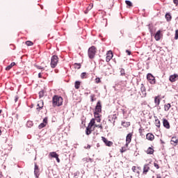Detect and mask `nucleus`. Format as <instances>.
Segmentation results:
<instances>
[{
    "instance_id": "nucleus-1",
    "label": "nucleus",
    "mask_w": 178,
    "mask_h": 178,
    "mask_svg": "<svg viewBox=\"0 0 178 178\" xmlns=\"http://www.w3.org/2000/svg\"><path fill=\"white\" fill-rule=\"evenodd\" d=\"M102 112V104H101V101H98L96 106L95 108V111L93 113L95 118H92L90 122L88 123V127L86 129V136H90L94 130H95V120L97 123H101V117L102 116L99 113Z\"/></svg>"
},
{
    "instance_id": "nucleus-2",
    "label": "nucleus",
    "mask_w": 178,
    "mask_h": 178,
    "mask_svg": "<svg viewBox=\"0 0 178 178\" xmlns=\"http://www.w3.org/2000/svg\"><path fill=\"white\" fill-rule=\"evenodd\" d=\"M63 105V97L58 95H55L52 97V106L56 108V106H62Z\"/></svg>"
},
{
    "instance_id": "nucleus-3",
    "label": "nucleus",
    "mask_w": 178,
    "mask_h": 178,
    "mask_svg": "<svg viewBox=\"0 0 178 178\" xmlns=\"http://www.w3.org/2000/svg\"><path fill=\"white\" fill-rule=\"evenodd\" d=\"M97 55V47L95 46H92L88 49V56L89 59H94Z\"/></svg>"
},
{
    "instance_id": "nucleus-4",
    "label": "nucleus",
    "mask_w": 178,
    "mask_h": 178,
    "mask_svg": "<svg viewBox=\"0 0 178 178\" xmlns=\"http://www.w3.org/2000/svg\"><path fill=\"white\" fill-rule=\"evenodd\" d=\"M59 63V57L56 55H54L51 56V63H50V66L51 69H55L56 66H58V63Z\"/></svg>"
},
{
    "instance_id": "nucleus-5",
    "label": "nucleus",
    "mask_w": 178,
    "mask_h": 178,
    "mask_svg": "<svg viewBox=\"0 0 178 178\" xmlns=\"http://www.w3.org/2000/svg\"><path fill=\"white\" fill-rule=\"evenodd\" d=\"M147 80L149 83V84H156V79H155V76H154V75H152V74L151 73H148L147 74Z\"/></svg>"
},
{
    "instance_id": "nucleus-6",
    "label": "nucleus",
    "mask_w": 178,
    "mask_h": 178,
    "mask_svg": "<svg viewBox=\"0 0 178 178\" xmlns=\"http://www.w3.org/2000/svg\"><path fill=\"white\" fill-rule=\"evenodd\" d=\"M42 109H44V100H40L38 102L36 105V111L40 113Z\"/></svg>"
},
{
    "instance_id": "nucleus-7",
    "label": "nucleus",
    "mask_w": 178,
    "mask_h": 178,
    "mask_svg": "<svg viewBox=\"0 0 178 178\" xmlns=\"http://www.w3.org/2000/svg\"><path fill=\"white\" fill-rule=\"evenodd\" d=\"M140 95L141 96L142 98H145V97H147V90L143 83L140 85Z\"/></svg>"
},
{
    "instance_id": "nucleus-8",
    "label": "nucleus",
    "mask_w": 178,
    "mask_h": 178,
    "mask_svg": "<svg viewBox=\"0 0 178 178\" xmlns=\"http://www.w3.org/2000/svg\"><path fill=\"white\" fill-rule=\"evenodd\" d=\"M34 175L35 178H39L40 175H41V172L40 171V167L38 166V165H37V163H35Z\"/></svg>"
},
{
    "instance_id": "nucleus-9",
    "label": "nucleus",
    "mask_w": 178,
    "mask_h": 178,
    "mask_svg": "<svg viewBox=\"0 0 178 178\" xmlns=\"http://www.w3.org/2000/svg\"><path fill=\"white\" fill-rule=\"evenodd\" d=\"M113 58V52L111 50L108 51L106 56V62H111V60Z\"/></svg>"
},
{
    "instance_id": "nucleus-10",
    "label": "nucleus",
    "mask_w": 178,
    "mask_h": 178,
    "mask_svg": "<svg viewBox=\"0 0 178 178\" xmlns=\"http://www.w3.org/2000/svg\"><path fill=\"white\" fill-rule=\"evenodd\" d=\"M48 124V117H45L43 119V122L38 125V129H44Z\"/></svg>"
},
{
    "instance_id": "nucleus-11",
    "label": "nucleus",
    "mask_w": 178,
    "mask_h": 178,
    "mask_svg": "<svg viewBox=\"0 0 178 178\" xmlns=\"http://www.w3.org/2000/svg\"><path fill=\"white\" fill-rule=\"evenodd\" d=\"M133 138V134L129 133L127 135L126 137V147H129V144L131 143V138Z\"/></svg>"
},
{
    "instance_id": "nucleus-12",
    "label": "nucleus",
    "mask_w": 178,
    "mask_h": 178,
    "mask_svg": "<svg viewBox=\"0 0 178 178\" xmlns=\"http://www.w3.org/2000/svg\"><path fill=\"white\" fill-rule=\"evenodd\" d=\"M102 140L106 147H112L113 145V142L108 140V139L104 136L102 137Z\"/></svg>"
},
{
    "instance_id": "nucleus-13",
    "label": "nucleus",
    "mask_w": 178,
    "mask_h": 178,
    "mask_svg": "<svg viewBox=\"0 0 178 178\" xmlns=\"http://www.w3.org/2000/svg\"><path fill=\"white\" fill-rule=\"evenodd\" d=\"M116 119H118V116H116V114L111 115L108 116V121L113 123V124H115Z\"/></svg>"
},
{
    "instance_id": "nucleus-14",
    "label": "nucleus",
    "mask_w": 178,
    "mask_h": 178,
    "mask_svg": "<svg viewBox=\"0 0 178 178\" xmlns=\"http://www.w3.org/2000/svg\"><path fill=\"white\" fill-rule=\"evenodd\" d=\"M169 80L171 83H175V81H177L178 80V74H174L172 75H170L169 77Z\"/></svg>"
},
{
    "instance_id": "nucleus-15",
    "label": "nucleus",
    "mask_w": 178,
    "mask_h": 178,
    "mask_svg": "<svg viewBox=\"0 0 178 178\" xmlns=\"http://www.w3.org/2000/svg\"><path fill=\"white\" fill-rule=\"evenodd\" d=\"M170 144H171V145H173L174 147H176V145H177V144H178L177 136L172 137L171 140H170Z\"/></svg>"
},
{
    "instance_id": "nucleus-16",
    "label": "nucleus",
    "mask_w": 178,
    "mask_h": 178,
    "mask_svg": "<svg viewBox=\"0 0 178 178\" xmlns=\"http://www.w3.org/2000/svg\"><path fill=\"white\" fill-rule=\"evenodd\" d=\"M163 126L165 127V129H170V124L169 123V121L166 120V118H163Z\"/></svg>"
},
{
    "instance_id": "nucleus-17",
    "label": "nucleus",
    "mask_w": 178,
    "mask_h": 178,
    "mask_svg": "<svg viewBox=\"0 0 178 178\" xmlns=\"http://www.w3.org/2000/svg\"><path fill=\"white\" fill-rule=\"evenodd\" d=\"M149 164H145L143 166V175H147V173H148V172H149Z\"/></svg>"
},
{
    "instance_id": "nucleus-18",
    "label": "nucleus",
    "mask_w": 178,
    "mask_h": 178,
    "mask_svg": "<svg viewBox=\"0 0 178 178\" xmlns=\"http://www.w3.org/2000/svg\"><path fill=\"white\" fill-rule=\"evenodd\" d=\"M146 138L149 141H154V140H155V136H154V134H152V133H148L146 135Z\"/></svg>"
},
{
    "instance_id": "nucleus-19",
    "label": "nucleus",
    "mask_w": 178,
    "mask_h": 178,
    "mask_svg": "<svg viewBox=\"0 0 178 178\" xmlns=\"http://www.w3.org/2000/svg\"><path fill=\"white\" fill-rule=\"evenodd\" d=\"M161 31L159 30L158 31L155 35H154V39L156 41H159L162 37V35L161 34Z\"/></svg>"
},
{
    "instance_id": "nucleus-20",
    "label": "nucleus",
    "mask_w": 178,
    "mask_h": 178,
    "mask_svg": "<svg viewBox=\"0 0 178 178\" xmlns=\"http://www.w3.org/2000/svg\"><path fill=\"white\" fill-rule=\"evenodd\" d=\"M140 167L133 166L131 168L132 172L137 174V176H140Z\"/></svg>"
},
{
    "instance_id": "nucleus-21",
    "label": "nucleus",
    "mask_w": 178,
    "mask_h": 178,
    "mask_svg": "<svg viewBox=\"0 0 178 178\" xmlns=\"http://www.w3.org/2000/svg\"><path fill=\"white\" fill-rule=\"evenodd\" d=\"M154 152H155V150L154 149L152 146L148 147L147 151H146V154H147V155H153Z\"/></svg>"
},
{
    "instance_id": "nucleus-22",
    "label": "nucleus",
    "mask_w": 178,
    "mask_h": 178,
    "mask_svg": "<svg viewBox=\"0 0 178 178\" xmlns=\"http://www.w3.org/2000/svg\"><path fill=\"white\" fill-rule=\"evenodd\" d=\"M154 104L156 106H159V104H161V97L159 96H156L154 97Z\"/></svg>"
},
{
    "instance_id": "nucleus-23",
    "label": "nucleus",
    "mask_w": 178,
    "mask_h": 178,
    "mask_svg": "<svg viewBox=\"0 0 178 178\" xmlns=\"http://www.w3.org/2000/svg\"><path fill=\"white\" fill-rule=\"evenodd\" d=\"M148 27H149V31L151 35H154V33H155V28H154V25L149 24Z\"/></svg>"
},
{
    "instance_id": "nucleus-24",
    "label": "nucleus",
    "mask_w": 178,
    "mask_h": 178,
    "mask_svg": "<svg viewBox=\"0 0 178 178\" xmlns=\"http://www.w3.org/2000/svg\"><path fill=\"white\" fill-rule=\"evenodd\" d=\"M154 119H155V126H156V127H158L159 129L161 127V121L159 120V119H158V117L154 116Z\"/></svg>"
},
{
    "instance_id": "nucleus-25",
    "label": "nucleus",
    "mask_w": 178,
    "mask_h": 178,
    "mask_svg": "<svg viewBox=\"0 0 178 178\" xmlns=\"http://www.w3.org/2000/svg\"><path fill=\"white\" fill-rule=\"evenodd\" d=\"M167 22H171L172 21V15H170V13H167L165 16Z\"/></svg>"
},
{
    "instance_id": "nucleus-26",
    "label": "nucleus",
    "mask_w": 178,
    "mask_h": 178,
    "mask_svg": "<svg viewBox=\"0 0 178 178\" xmlns=\"http://www.w3.org/2000/svg\"><path fill=\"white\" fill-rule=\"evenodd\" d=\"M80 86H81V82L79 81H76L74 83V88L76 90H79V88H80Z\"/></svg>"
},
{
    "instance_id": "nucleus-27",
    "label": "nucleus",
    "mask_w": 178,
    "mask_h": 178,
    "mask_svg": "<svg viewBox=\"0 0 178 178\" xmlns=\"http://www.w3.org/2000/svg\"><path fill=\"white\" fill-rule=\"evenodd\" d=\"M170 108H172V105H170V103L165 104L164 105V111H165V112H168L169 111V109H170Z\"/></svg>"
},
{
    "instance_id": "nucleus-28",
    "label": "nucleus",
    "mask_w": 178,
    "mask_h": 178,
    "mask_svg": "<svg viewBox=\"0 0 178 178\" xmlns=\"http://www.w3.org/2000/svg\"><path fill=\"white\" fill-rule=\"evenodd\" d=\"M16 65V63L15 62H13L10 63V65H8L6 67V70L8 71V70H10V69L13 68V66H15Z\"/></svg>"
},
{
    "instance_id": "nucleus-29",
    "label": "nucleus",
    "mask_w": 178,
    "mask_h": 178,
    "mask_svg": "<svg viewBox=\"0 0 178 178\" xmlns=\"http://www.w3.org/2000/svg\"><path fill=\"white\" fill-rule=\"evenodd\" d=\"M26 126V127L31 129V127H33V126H34V123H33V121L29 120L27 121Z\"/></svg>"
},
{
    "instance_id": "nucleus-30",
    "label": "nucleus",
    "mask_w": 178,
    "mask_h": 178,
    "mask_svg": "<svg viewBox=\"0 0 178 178\" xmlns=\"http://www.w3.org/2000/svg\"><path fill=\"white\" fill-rule=\"evenodd\" d=\"M81 79H82L83 80L84 79H88V73H87V72H82L81 74Z\"/></svg>"
},
{
    "instance_id": "nucleus-31",
    "label": "nucleus",
    "mask_w": 178,
    "mask_h": 178,
    "mask_svg": "<svg viewBox=\"0 0 178 178\" xmlns=\"http://www.w3.org/2000/svg\"><path fill=\"white\" fill-rule=\"evenodd\" d=\"M95 127H97L98 129H99V131L100 132H102L104 131V127L102 126V124H97L95 123Z\"/></svg>"
},
{
    "instance_id": "nucleus-32",
    "label": "nucleus",
    "mask_w": 178,
    "mask_h": 178,
    "mask_svg": "<svg viewBox=\"0 0 178 178\" xmlns=\"http://www.w3.org/2000/svg\"><path fill=\"white\" fill-rule=\"evenodd\" d=\"M83 162H87V163L90 162V163H92V162H94V160L91 158H83Z\"/></svg>"
},
{
    "instance_id": "nucleus-33",
    "label": "nucleus",
    "mask_w": 178,
    "mask_h": 178,
    "mask_svg": "<svg viewBox=\"0 0 178 178\" xmlns=\"http://www.w3.org/2000/svg\"><path fill=\"white\" fill-rule=\"evenodd\" d=\"M45 95V90H42L39 92V98H42Z\"/></svg>"
},
{
    "instance_id": "nucleus-34",
    "label": "nucleus",
    "mask_w": 178,
    "mask_h": 178,
    "mask_svg": "<svg viewBox=\"0 0 178 178\" xmlns=\"http://www.w3.org/2000/svg\"><path fill=\"white\" fill-rule=\"evenodd\" d=\"M49 155H50V156H51V158H56L57 156H59V154H57L56 153V152H50V153H49Z\"/></svg>"
},
{
    "instance_id": "nucleus-35",
    "label": "nucleus",
    "mask_w": 178,
    "mask_h": 178,
    "mask_svg": "<svg viewBox=\"0 0 178 178\" xmlns=\"http://www.w3.org/2000/svg\"><path fill=\"white\" fill-rule=\"evenodd\" d=\"M26 45H27V47H33V45H34V42H33L32 41L30 40H27L25 42Z\"/></svg>"
},
{
    "instance_id": "nucleus-36",
    "label": "nucleus",
    "mask_w": 178,
    "mask_h": 178,
    "mask_svg": "<svg viewBox=\"0 0 178 178\" xmlns=\"http://www.w3.org/2000/svg\"><path fill=\"white\" fill-rule=\"evenodd\" d=\"M129 147H127L126 146V145L124 146V147H122L121 149H120V152H121V154H123V152H126L127 151V148H128Z\"/></svg>"
},
{
    "instance_id": "nucleus-37",
    "label": "nucleus",
    "mask_w": 178,
    "mask_h": 178,
    "mask_svg": "<svg viewBox=\"0 0 178 178\" xmlns=\"http://www.w3.org/2000/svg\"><path fill=\"white\" fill-rule=\"evenodd\" d=\"M74 69H81V64L75 63L74 64Z\"/></svg>"
},
{
    "instance_id": "nucleus-38",
    "label": "nucleus",
    "mask_w": 178,
    "mask_h": 178,
    "mask_svg": "<svg viewBox=\"0 0 178 178\" xmlns=\"http://www.w3.org/2000/svg\"><path fill=\"white\" fill-rule=\"evenodd\" d=\"M122 126H123L124 127H129V126H130V122H122Z\"/></svg>"
},
{
    "instance_id": "nucleus-39",
    "label": "nucleus",
    "mask_w": 178,
    "mask_h": 178,
    "mask_svg": "<svg viewBox=\"0 0 178 178\" xmlns=\"http://www.w3.org/2000/svg\"><path fill=\"white\" fill-rule=\"evenodd\" d=\"M120 76H126V71L124 70V68L120 69Z\"/></svg>"
},
{
    "instance_id": "nucleus-40",
    "label": "nucleus",
    "mask_w": 178,
    "mask_h": 178,
    "mask_svg": "<svg viewBox=\"0 0 178 178\" xmlns=\"http://www.w3.org/2000/svg\"><path fill=\"white\" fill-rule=\"evenodd\" d=\"M94 101H97V97H95V95H90V102H94Z\"/></svg>"
},
{
    "instance_id": "nucleus-41",
    "label": "nucleus",
    "mask_w": 178,
    "mask_h": 178,
    "mask_svg": "<svg viewBox=\"0 0 178 178\" xmlns=\"http://www.w3.org/2000/svg\"><path fill=\"white\" fill-rule=\"evenodd\" d=\"M125 3L126 5H127V6H130V7L133 6V3H131V1L129 0L125 1Z\"/></svg>"
},
{
    "instance_id": "nucleus-42",
    "label": "nucleus",
    "mask_w": 178,
    "mask_h": 178,
    "mask_svg": "<svg viewBox=\"0 0 178 178\" xmlns=\"http://www.w3.org/2000/svg\"><path fill=\"white\" fill-rule=\"evenodd\" d=\"M102 81H101V79H99V77H97L95 79V83L96 84H99V83H101Z\"/></svg>"
},
{
    "instance_id": "nucleus-43",
    "label": "nucleus",
    "mask_w": 178,
    "mask_h": 178,
    "mask_svg": "<svg viewBox=\"0 0 178 178\" xmlns=\"http://www.w3.org/2000/svg\"><path fill=\"white\" fill-rule=\"evenodd\" d=\"M36 68L38 69L39 70H45V68H44V67H42L40 65H36Z\"/></svg>"
},
{
    "instance_id": "nucleus-44",
    "label": "nucleus",
    "mask_w": 178,
    "mask_h": 178,
    "mask_svg": "<svg viewBox=\"0 0 178 178\" xmlns=\"http://www.w3.org/2000/svg\"><path fill=\"white\" fill-rule=\"evenodd\" d=\"M152 178H162L161 174H156L154 176H152Z\"/></svg>"
},
{
    "instance_id": "nucleus-45",
    "label": "nucleus",
    "mask_w": 178,
    "mask_h": 178,
    "mask_svg": "<svg viewBox=\"0 0 178 178\" xmlns=\"http://www.w3.org/2000/svg\"><path fill=\"white\" fill-rule=\"evenodd\" d=\"M175 40H178V29L175 31Z\"/></svg>"
},
{
    "instance_id": "nucleus-46",
    "label": "nucleus",
    "mask_w": 178,
    "mask_h": 178,
    "mask_svg": "<svg viewBox=\"0 0 178 178\" xmlns=\"http://www.w3.org/2000/svg\"><path fill=\"white\" fill-rule=\"evenodd\" d=\"M154 168H156V169H159V165L158 164V163L154 162Z\"/></svg>"
},
{
    "instance_id": "nucleus-47",
    "label": "nucleus",
    "mask_w": 178,
    "mask_h": 178,
    "mask_svg": "<svg viewBox=\"0 0 178 178\" xmlns=\"http://www.w3.org/2000/svg\"><path fill=\"white\" fill-rule=\"evenodd\" d=\"M99 65H104V63H105V60L100 59L99 61Z\"/></svg>"
},
{
    "instance_id": "nucleus-48",
    "label": "nucleus",
    "mask_w": 178,
    "mask_h": 178,
    "mask_svg": "<svg viewBox=\"0 0 178 178\" xmlns=\"http://www.w3.org/2000/svg\"><path fill=\"white\" fill-rule=\"evenodd\" d=\"M173 1V3L175 4V6L178 7V0H172Z\"/></svg>"
},
{
    "instance_id": "nucleus-49",
    "label": "nucleus",
    "mask_w": 178,
    "mask_h": 178,
    "mask_svg": "<svg viewBox=\"0 0 178 178\" xmlns=\"http://www.w3.org/2000/svg\"><path fill=\"white\" fill-rule=\"evenodd\" d=\"M55 159H56L58 163H60V159H59V156H57Z\"/></svg>"
},
{
    "instance_id": "nucleus-50",
    "label": "nucleus",
    "mask_w": 178,
    "mask_h": 178,
    "mask_svg": "<svg viewBox=\"0 0 178 178\" xmlns=\"http://www.w3.org/2000/svg\"><path fill=\"white\" fill-rule=\"evenodd\" d=\"M126 54H127V55L130 56V55H131V51L130 50H126Z\"/></svg>"
},
{
    "instance_id": "nucleus-51",
    "label": "nucleus",
    "mask_w": 178,
    "mask_h": 178,
    "mask_svg": "<svg viewBox=\"0 0 178 178\" xmlns=\"http://www.w3.org/2000/svg\"><path fill=\"white\" fill-rule=\"evenodd\" d=\"M17 101H19V96H15V102H17Z\"/></svg>"
},
{
    "instance_id": "nucleus-52",
    "label": "nucleus",
    "mask_w": 178,
    "mask_h": 178,
    "mask_svg": "<svg viewBox=\"0 0 178 178\" xmlns=\"http://www.w3.org/2000/svg\"><path fill=\"white\" fill-rule=\"evenodd\" d=\"M143 131H144V129H143L142 128H140L139 129V133H140V135L143 134Z\"/></svg>"
},
{
    "instance_id": "nucleus-53",
    "label": "nucleus",
    "mask_w": 178,
    "mask_h": 178,
    "mask_svg": "<svg viewBox=\"0 0 178 178\" xmlns=\"http://www.w3.org/2000/svg\"><path fill=\"white\" fill-rule=\"evenodd\" d=\"M84 148H86V149H90V148H91V145H88L87 147H84Z\"/></svg>"
},
{
    "instance_id": "nucleus-54",
    "label": "nucleus",
    "mask_w": 178,
    "mask_h": 178,
    "mask_svg": "<svg viewBox=\"0 0 178 178\" xmlns=\"http://www.w3.org/2000/svg\"><path fill=\"white\" fill-rule=\"evenodd\" d=\"M38 78H39V79H42V74H41V72H40V73L38 74Z\"/></svg>"
},
{
    "instance_id": "nucleus-55",
    "label": "nucleus",
    "mask_w": 178,
    "mask_h": 178,
    "mask_svg": "<svg viewBox=\"0 0 178 178\" xmlns=\"http://www.w3.org/2000/svg\"><path fill=\"white\" fill-rule=\"evenodd\" d=\"M3 177V175H2V172L0 171V178Z\"/></svg>"
},
{
    "instance_id": "nucleus-56",
    "label": "nucleus",
    "mask_w": 178,
    "mask_h": 178,
    "mask_svg": "<svg viewBox=\"0 0 178 178\" xmlns=\"http://www.w3.org/2000/svg\"><path fill=\"white\" fill-rule=\"evenodd\" d=\"M88 94H91V92L89 91V92H85V95H88Z\"/></svg>"
},
{
    "instance_id": "nucleus-57",
    "label": "nucleus",
    "mask_w": 178,
    "mask_h": 178,
    "mask_svg": "<svg viewBox=\"0 0 178 178\" xmlns=\"http://www.w3.org/2000/svg\"><path fill=\"white\" fill-rule=\"evenodd\" d=\"M97 148H99V147H101V145H99V143H97Z\"/></svg>"
},
{
    "instance_id": "nucleus-58",
    "label": "nucleus",
    "mask_w": 178,
    "mask_h": 178,
    "mask_svg": "<svg viewBox=\"0 0 178 178\" xmlns=\"http://www.w3.org/2000/svg\"><path fill=\"white\" fill-rule=\"evenodd\" d=\"M0 136H2V131L0 129Z\"/></svg>"
},
{
    "instance_id": "nucleus-59",
    "label": "nucleus",
    "mask_w": 178,
    "mask_h": 178,
    "mask_svg": "<svg viewBox=\"0 0 178 178\" xmlns=\"http://www.w3.org/2000/svg\"><path fill=\"white\" fill-rule=\"evenodd\" d=\"M2 113V110H0V114H1Z\"/></svg>"
},
{
    "instance_id": "nucleus-60",
    "label": "nucleus",
    "mask_w": 178,
    "mask_h": 178,
    "mask_svg": "<svg viewBox=\"0 0 178 178\" xmlns=\"http://www.w3.org/2000/svg\"><path fill=\"white\" fill-rule=\"evenodd\" d=\"M33 105L31 106V108H33Z\"/></svg>"
},
{
    "instance_id": "nucleus-61",
    "label": "nucleus",
    "mask_w": 178,
    "mask_h": 178,
    "mask_svg": "<svg viewBox=\"0 0 178 178\" xmlns=\"http://www.w3.org/2000/svg\"><path fill=\"white\" fill-rule=\"evenodd\" d=\"M33 105L31 106V108H33Z\"/></svg>"
},
{
    "instance_id": "nucleus-62",
    "label": "nucleus",
    "mask_w": 178,
    "mask_h": 178,
    "mask_svg": "<svg viewBox=\"0 0 178 178\" xmlns=\"http://www.w3.org/2000/svg\"><path fill=\"white\" fill-rule=\"evenodd\" d=\"M2 178H4V177H2Z\"/></svg>"
}]
</instances>
